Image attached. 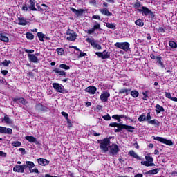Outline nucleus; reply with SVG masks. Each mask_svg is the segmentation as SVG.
<instances>
[{"label": "nucleus", "mask_w": 177, "mask_h": 177, "mask_svg": "<svg viewBox=\"0 0 177 177\" xmlns=\"http://www.w3.org/2000/svg\"><path fill=\"white\" fill-rule=\"evenodd\" d=\"M39 165H41V167H46V165H49V160L45 158H39L37 160Z\"/></svg>", "instance_id": "4468645a"}, {"label": "nucleus", "mask_w": 177, "mask_h": 177, "mask_svg": "<svg viewBox=\"0 0 177 177\" xmlns=\"http://www.w3.org/2000/svg\"><path fill=\"white\" fill-rule=\"evenodd\" d=\"M95 55H97V57H100L101 59H109L110 57V54H109V53H106V51L102 53L97 52L95 53Z\"/></svg>", "instance_id": "dca6fc26"}, {"label": "nucleus", "mask_w": 177, "mask_h": 177, "mask_svg": "<svg viewBox=\"0 0 177 177\" xmlns=\"http://www.w3.org/2000/svg\"><path fill=\"white\" fill-rule=\"evenodd\" d=\"M138 12H142L145 16H151V17H154V13L152 12L150 9L147 8V7L142 6V9H138Z\"/></svg>", "instance_id": "6e6552de"}, {"label": "nucleus", "mask_w": 177, "mask_h": 177, "mask_svg": "<svg viewBox=\"0 0 177 177\" xmlns=\"http://www.w3.org/2000/svg\"><path fill=\"white\" fill-rule=\"evenodd\" d=\"M109 153L111 156H117L120 151V148L117 144H112V145L109 146Z\"/></svg>", "instance_id": "423d86ee"}, {"label": "nucleus", "mask_w": 177, "mask_h": 177, "mask_svg": "<svg viewBox=\"0 0 177 177\" xmlns=\"http://www.w3.org/2000/svg\"><path fill=\"white\" fill-rule=\"evenodd\" d=\"M128 92H129V90L127 88H123L120 90L119 93H126L127 95H128Z\"/></svg>", "instance_id": "de8ad7c7"}, {"label": "nucleus", "mask_w": 177, "mask_h": 177, "mask_svg": "<svg viewBox=\"0 0 177 177\" xmlns=\"http://www.w3.org/2000/svg\"><path fill=\"white\" fill-rule=\"evenodd\" d=\"M13 130L11 128H6L0 126V133H4L8 135H12Z\"/></svg>", "instance_id": "f8f14e48"}, {"label": "nucleus", "mask_w": 177, "mask_h": 177, "mask_svg": "<svg viewBox=\"0 0 177 177\" xmlns=\"http://www.w3.org/2000/svg\"><path fill=\"white\" fill-rule=\"evenodd\" d=\"M53 73H56L57 74H59V75H66V72L62 69L55 68L53 71Z\"/></svg>", "instance_id": "7c9ffc66"}, {"label": "nucleus", "mask_w": 177, "mask_h": 177, "mask_svg": "<svg viewBox=\"0 0 177 177\" xmlns=\"http://www.w3.org/2000/svg\"><path fill=\"white\" fill-rule=\"evenodd\" d=\"M134 177H143V174H137L134 176Z\"/></svg>", "instance_id": "338daca9"}, {"label": "nucleus", "mask_w": 177, "mask_h": 177, "mask_svg": "<svg viewBox=\"0 0 177 177\" xmlns=\"http://www.w3.org/2000/svg\"><path fill=\"white\" fill-rule=\"evenodd\" d=\"M59 68H63L64 70H70V66L66 64H60Z\"/></svg>", "instance_id": "79ce46f5"}, {"label": "nucleus", "mask_w": 177, "mask_h": 177, "mask_svg": "<svg viewBox=\"0 0 177 177\" xmlns=\"http://www.w3.org/2000/svg\"><path fill=\"white\" fill-rule=\"evenodd\" d=\"M1 121H5L6 124L12 123V121H10V118H9V116H8V115H5L4 118H1Z\"/></svg>", "instance_id": "2f4dec72"}, {"label": "nucleus", "mask_w": 177, "mask_h": 177, "mask_svg": "<svg viewBox=\"0 0 177 177\" xmlns=\"http://www.w3.org/2000/svg\"><path fill=\"white\" fill-rule=\"evenodd\" d=\"M129 156H131V157H133V158H136V160H142L140 157H139V156H138V154H136V153H135V151L133 150L129 151Z\"/></svg>", "instance_id": "a878e982"}, {"label": "nucleus", "mask_w": 177, "mask_h": 177, "mask_svg": "<svg viewBox=\"0 0 177 177\" xmlns=\"http://www.w3.org/2000/svg\"><path fill=\"white\" fill-rule=\"evenodd\" d=\"M100 13H102V15H104L105 16H111V15H113L109 11V10H107V8L101 9Z\"/></svg>", "instance_id": "c85d7f7f"}, {"label": "nucleus", "mask_w": 177, "mask_h": 177, "mask_svg": "<svg viewBox=\"0 0 177 177\" xmlns=\"http://www.w3.org/2000/svg\"><path fill=\"white\" fill-rule=\"evenodd\" d=\"M28 58L31 63H39L38 57L34 54H28Z\"/></svg>", "instance_id": "2eb2a0df"}, {"label": "nucleus", "mask_w": 177, "mask_h": 177, "mask_svg": "<svg viewBox=\"0 0 177 177\" xmlns=\"http://www.w3.org/2000/svg\"><path fill=\"white\" fill-rule=\"evenodd\" d=\"M14 102H19V103H21L22 104H27V100L21 97V98H15Z\"/></svg>", "instance_id": "c756f323"}, {"label": "nucleus", "mask_w": 177, "mask_h": 177, "mask_svg": "<svg viewBox=\"0 0 177 177\" xmlns=\"http://www.w3.org/2000/svg\"><path fill=\"white\" fill-rule=\"evenodd\" d=\"M154 140H158V142H160V143H163V145H167V146H172L174 145V142L171 140H167L163 137H153Z\"/></svg>", "instance_id": "20e7f679"}, {"label": "nucleus", "mask_w": 177, "mask_h": 177, "mask_svg": "<svg viewBox=\"0 0 177 177\" xmlns=\"http://www.w3.org/2000/svg\"><path fill=\"white\" fill-rule=\"evenodd\" d=\"M136 26H139V27H143V21H142V19H139L138 20L136 21Z\"/></svg>", "instance_id": "e433bc0d"}, {"label": "nucleus", "mask_w": 177, "mask_h": 177, "mask_svg": "<svg viewBox=\"0 0 177 177\" xmlns=\"http://www.w3.org/2000/svg\"><path fill=\"white\" fill-rule=\"evenodd\" d=\"M169 45L170 48H172L173 49H176V48H177L176 43L174 41H169Z\"/></svg>", "instance_id": "f704fd0d"}, {"label": "nucleus", "mask_w": 177, "mask_h": 177, "mask_svg": "<svg viewBox=\"0 0 177 177\" xmlns=\"http://www.w3.org/2000/svg\"><path fill=\"white\" fill-rule=\"evenodd\" d=\"M57 53L60 56H62V55H64V50L63 48H57Z\"/></svg>", "instance_id": "c03bdc74"}, {"label": "nucleus", "mask_w": 177, "mask_h": 177, "mask_svg": "<svg viewBox=\"0 0 177 177\" xmlns=\"http://www.w3.org/2000/svg\"><path fill=\"white\" fill-rule=\"evenodd\" d=\"M12 146L14 147H20V146H21V142L19 141H15L12 143Z\"/></svg>", "instance_id": "ea45409f"}, {"label": "nucleus", "mask_w": 177, "mask_h": 177, "mask_svg": "<svg viewBox=\"0 0 177 177\" xmlns=\"http://www.w3.org/2000/svg\"><path fill=\"white\" fill-rule=\"evenodd\" d=\"M22 10H25L26 12H27V10H28V7H27V4H24V6L22 7Z\"/></svg>", "instance_id": "5fc2aeb1"}, {"label": "nucleus", "mask_w": 177, "mask_h": 177, "mask_svg": "<svg viewBox=\"0 0 177 177\" xmlns=\"http://www.w3.org/2000/svg\"><path fill=\"white\" fill-rule=\"evenodd\" d=\"M106 26L108 27V28H111L113 30H115V24L106 23Z\"/></svg>", "instance_id": "4c0bfd02"}, {"label": "nucleus", "mask_w": 177, "mask_h": 177, "mask_svg": "<svg viewBox=\"0 0 177 177\" xmlns=\"http://www.w3.org/2000/svg\"><path fill=\"white\" fill-rule=\"evenodd\" d=\"M145 160L146 161L141 162L142 165H145V167H156V164L153 163L154 158L151 157V153H147L145 156Z\"/></svg>", "instance_id": "f03ea898"}, {"label": "nucleus", "mask_w": 177, "mask_h": 177, "mask_svg": "<svg viewBox=\"0 0 177 177\" xmlns=\"http://www.w3.org/2000/svg\"><path fill=\"white\" fill-rule=\"evenodd\" d=\"M0 41L3 42H9V37H6L4 33H0Z\"/></svg>", "instance_id": "cd10ccee"}, {"label": "nucleus", "mask_w": 177, "mask_h": 177, "mask_svg": "<svg viewBox=\"0 0 177 177\" xmlns=\"http://www.w3.org/2000/svg\"><path fill=\"white\" fill-rule=\"evenodd\" d=\"M148 124H149L150 125H153L155 128H158V127H160V121L156 119H153L151 121H149Z\"/></svg>", "instance_id": "4be33fe9"}, {"label": "nucleus", "mask_w": 177, "mask_h": 177, "mask_svg": "<svg viewBox=\"0 0 177 177\" xmlns=\"http://www.w3.org/2000/svg\"><path fill=\"white\" fill-rule=\"evenodd\" d=\"M7 154L6 153L2 151H0V156L1 157H6Z\"/></svg>", "instance_id": "4d7b16f0"}, {"label": "nucleus", "mask_w": 177, "mask_h": 177, "mask_svg": "<svg viewBox=\"0 0 177 177\" xmlns=\"http://www.w3.org/2000/svg\"><path fill=\"white\" fill-rule=\"evenodd\" d=\"M93 28H94V30H99V28H100V24H97L96 25H95V26H93Z\"/></svg>", "instance_id": "6e6d98bb"}, {"label": "nucleus", "mask_w": 177, "mask_h": 177, "mask_svg": "<svg viewBox=\"0 0 177 177\" xmlns=\"http://www.w3.org/2000/svg\"><path fill=\"white\" fill-rule=\"evenodd\" d=\"M165 96L167 97V99H172V97L171 96V93H165Z\"/></svg>", "instance_id": "864d4df0"}, {"label": "nucleus", "mask_w": 177, "mask_h": 177, "mask_svg": "<svg viewBox=\"0 0 177 177\" xmlns=\"http://www.w3.org/2000/svg\"><path fill=\"white\" fill-rule=\"evenodd\" d=\"M26 37L28 39H30V41H32V39H34V35H32V33L27 32L26 34Z\"/></svg>", "instance_id": "c9c22d12"}, {"label": "nucleus", "mask_w": 177, "mask_h": 177, "mask_svg": "<svg viewBox=\"0 0 177 177\" xmlns=\"http://www.w3.org/2000/svg\"><path fill=\"white\" fill-rule=\"evenodd\" d=\"M24 167L25 169H27V168H28L30 174H32L34 172L35 174H39V170H38V169L37 168L32 169L35 167V164L32 161H26V164L24 165Z\"/></svg>", "instance_id": "7ed1b4c3"}, {"label": "nucleus", "mask_w": 177, "mask_h": 177, "mask_svg": "<svg viewBox=\"0 0 177 177\" xmlns=\"http://www.w3.org/2000/svg\"><path fill=\"white\" fill-rule=\"evenodd\" d=\"M158 32H165V30L162 28H159L158 29Z\"/></svg>", "instance_id": "e2e57ef3"}, {"label": "nucleus", "mask_w": 177, "mask_h": 177, "mask_svg": "<svg viewBox=\"0 0 177 177\" xmlns=\"http://www.w3.org/2000/svg\"><path fill=\"white\" fill-rule=\"evenodd\" d=\"M66 35H68L66 38L67 41H74L75 39H77V33L74 32V30L68 29Z\"/></svg>", "instance_id": "0eeeda50"}, {"label": "nucleus", "mask_w": 177, "mask_h": 177, "mask_svg": "<svg viewBox=\"0 0 177 177\" xmlns=\"http://www.w3.org/2000/svg\"><path fill=\"white\" fill-rule=\"evenodd\" d=\"M93 19H95V20H100V16L99 15H93Z\"/></svg>", "instance_id": "13d9d810"}, {"label": "nucleus", "mask_w": 177, "mask_h": 177, "mask_svg": "<svg viewBox=\"0 0 177 177\" xmlns=\"http://www.w3.org/2000/svg\"><path fill=\"white\" fill-rule=\"evenodd\" d=\"M145 121L149 124V121H151V115H150V112L147 114L145 116Z\"/></svg>", "instance_id": "37998d69"}, {"label": "nucleus", "mask_w": 177, "mask_h": 177, "mask_svg": "<svg viewBox=\"0 0 177 177\" xmlns=\"http://www.w3.org/2000/svg\"><path fill=\"white\" fill-rule=\"evenodd\" d=\"M170 174L171 175V176H177V171H172Z\"/></svg>", "instance_id": "bf43d9fd"}, {"label": "nucleus", "mask_w": 177, "mask_h": 177, "mask_svg": "<svg viewBox=\"0 0 177 177\" xmlns=\"http://www.w3.org/2000/svg\"><path fill=\"white\" fill-rule=\"evenodd\" d=\"M97 142L100 143V149L103 153L109 151V146H110V138H106L103 140H98Z\"/></svg>", "instance_id": "f257e3e1"}, {"label": "nucleus", "mask_w": 177, "mask_h": 177, "mask_svg": "<svg viewBox=\"0 0 177 177\" xmlns=\"http://www.w3.org/2000/svg\"><path fill=\"white\" fill-rule=\"evenodd\" d=\"M24 52L26 53H34V50H28L27 48H24Z\"/></svg>", "instance_id": "3c124183"}, {"label": "nucleus", "mask_w": 177, "mask_h": 177, "mask_svg": "<svg viewBox=\"0 0 177 177\" xmlns=\"http://www.w3.org/2000/svg\"><path fill=\"white\" fill-rule=\"evenodd\" d=\"M39 41H41V42H44V39L45 38V35L42 32H38L37 34Z\"/></svg>", "instance_id": "473e14b6"}, {"label": "nucleus", "mask_w": 177, "mask_h": 177, "mask_svg": "<svg viewBox=\"0 0 177 177\" xmlns=\"http://www.w3.org/2000/svg\"><path fill=\"white\" fill-rule=\"evenodd\" d=\"M1 74H3V75H6V74H8V71L6 70L1 71Z\"/></svg>", "instance_id": "0e129e2a"}, {"label": "nucleus", "mask_w": 177, "mask_h": 177, "mask_svg": "<svg viewBox=\"0 0 177 177\" xmlns=\"http://www.w3.org/2000/svg\"><path fill=\"white\" fill-rule=\"evenodd\" d=\"M84 56H86V53H82V52L80 51L79 57H84Z\"/></svg>", "instance_id": "680f3d73"}, {"label": "nucleus", "mask_w": 177, "mask_h": 177, "mask_svg": "<svg viewBox=\"0 0 177 177\" xmlns=\"http://www.w3.org/2000/svg\"><path fill=\"white\" fill-rule=\"evenodd\" d=\"M102 118L104 120H105L106 121H110V120H111V117L110 116V115L107 114L104 116L102 117Z\"/></svg>", "instance_id": "09e8293b"}, {"label": "nucleus", "mask_w": 177, "mask_h": 177, "mask_svg": "<svg viewBox=\"0 0 177 177\" xmlns=\"http://www.w3.org/2000/svg\"><path fill=\"white\" fill-rule=\"evenodd\" d=\"M109 97H110V93L105 91L100 95V100L102 102H107Z\"/></svg>", "instance_id": "f3484780"}, {"label": "nucleus", "mask_w": 177, "mask_h": 177, "mask_svg": "<svg viewBox=\"0 0 177 177\" xmlns=\"http://www.w3.org/2000/svg\"><path fill=\"white\" fill-rule=\"evenodd\" d=\"M86 92H88V93H91V95H95L96 93V87L88 86L86 88Z\"/></svg>", "instance_id": "b1692460"}, {"label": "nucleus", "mask_w": 177, "mask_h": 177, "mask_svg": "<svg viewBox=\"0 0 177 177\" xmlns=\"http://www.w3.org/2000/svg\"><path fill=\"white\" fill-rule=\"evenodd\" d=\"M24 165H16L15 167H13V171L14 172H18L20 174H24Z\"/></svg>", "instance_id": "ddd939ff"}, {"label": "nucleus", "mask_w": 177, "mask_h": 177, "mask_svg": "<svg viewBox=\"0 0 177 177\" xmlns=\"http://www.w3.org/2000/svg\"><path fill=\"white\" fill-rule=\"evenodd\" d=\"M138 120L140 122H142L143 121H146V115L145 114H142L140 117H138Z\"/></svg>", "instance_id": "58836bf2"}, {"label": "nucleus", "mask_w": 177, "mask_h": 177, "mask_svg": "<svg viewBox=\"0 0 177 177\" xmlns=\"http://www.w3.org/2000/svg\"><path fill=\"white\" fill-rule=\"evenodd\" d=\"M25 139L26 140H28V142H30V143H35L36 145L38 143V141L37 140V138L34 136H26L25 137Z\"/></svg>", "instance_id": "6ab92c4d"}, {"label": "nucleus", "mask_w": 177, "mask_h": 177, "mask_svg": "<svg viewBox=\"0 0 177 177\" xmlns=\"http://www.w3.org/2000/svg\"><path fill=\"white\" fill-rule=\"evenodd\" d=\"M122 129H126V131H127V132H131V133H133V130L135 129V127L133 126H129V125H127V124H122Z\"/></svg>", "instance_id": "a211bd4d"}, {"label": "nucleus", "mask_w": 177, "mask_h": 177, "mask_svg": "<svg viewBox=\"0 0 177 177\" xmlns=\"http://www.w3.org/2000/svg\"><path fill=\"white\" fill-rule=\"evenodd\" d=\"M122 124L121 123H117V122H111L109 124V127H112V128H117L116 129H115V132L118 133V132H121V131H122Z\"/></svg>", "instance_id": "1a4fd4ad"}, {"label": "nucleus", "mask_w": 177, "mask_h": 177, "mask_svg": "<svg viewBox=\"0 0 177 177\" xmlns=\"http://www.w3.org/2000/svg\"><path fill=\"white\" fill-rule=\"evenodd\" d=\"M71 10H72V12H73V13H75L76 16H82V15L84 14V9L77 10L74 8H71Z\"/></svg>", "instance_id": "aec40b11"}, {"label": "nucleus", "mask_w": 177, "mask_h": 177, "mask_svg": "<svg viewBox=\"0 0 177 177\" xmlns=\"http://www.w3.org/2000/svg\"><path fill=\"white\" fill-rule=\"evenodd\" d=\"M156 111H164V108L160 104H156Z\"/></svg>", "instance_id": "a18cd8bd"}, {"label": "nucleus", "mask_w": 177, "mask_h": 177, "mask_svg": "<svg viewBox=\"0 0 177 177\" xmlns=\"http://www.w3.org/2000/svg\"><path fill=\"white\" fill-rule=\"evenodd\" d=\"M133 146H134V147L136 148V149H139V145L138 144V142H135L134 144H133Z\"/></svg>", "instance_id": "69168bd1"}, {"label": "nucleus", "mask_w": 177, "mask_h": 177, "mask_svg": "<svg viewBox=\"0 0 177 177\" xmlns=\"http://www.w3.org/2000/svg\"><path fill=\"white\" fill-rule=\"evenodd\" d=\"M66 120V124L68 125V128H71L73 127V123L71 122V120H70L68 118Z\"/></svg>", "instance_id": "49530a36"}, {"label": "nucleus", "mask_w": 177, "mask_h": 177, "mask_svg": "<svg viewBox=\"0 0 177 177\" xmlns=\"http://www.w3.org/2000/svg\"><path fill=\"white\" fill-rule=\"evenodd\" d=\"M44 177H57V176H51L50 174H46Z\"/></svg>", "instance_id": "774afa93"}, {"label": "nucleus", "mask_w": 177, "mask_h": 177, "mask_svg": "<svg viewBox=\"0 0 177 177\" xmlns=\"http://www.w3.org/2000/svg\"><path fill=\"white\" fill-rule=\"evenodd\" d=\"M53 86L57 92L64 93V86H63V85L59 84V83H53Z\"/></svg>", "instance_id": "9d476101"}, {"label": "nucleus", "mask_w": 177, "mask_h": 177, "mask_svg": "<svg viewBox=\"0 0 177 177\" xmlns=\"http://www.w3.org/2000/svg\"><path fill=\"white\" fill-rule=\"evenodd\" d=\"M156 63H158L162 68H164V67H165V66H164V64L162 63V61H161V57H158L156 58Z\"/></svg>", "instance_id": "72a5a7b5"}, {"label": "nucleus", "mask_w": 177, "mask_h": 177, "mask_svg": "<svg viewBox=\"0 0 177 177\" xmlns=\"http://www.w3.org/2000/svg\"><path fill=\"white\" fill-rule=\"evenodd\" d=\"M93 32H95V28H93L88 30V34H93Z\"/></svg>", "instance_id": "052dcab7"}, {"label": "nucleus", "mask_w": 177, "mask_h": 177, "mask_svg": "<svg viewBox=\"0 0 177 177\" xmlns=\"http://www.w3.org/2000/svg\"><path fill=\"white\" fill-rule=\"evenodd\" d=\"M112 118L117 120L118 122H121V118H128V116L124 115H113Z\"/></svg>", "instance_id": "412c9836"}, {"label": "nucleus", "mask_w": 177, "mask_h": 177, "mask_svg": "<svg viewBox=\"0 0 177 177\" xmlns=\"http://www.w3.org/2000/svg\"><path fill=\"white\" fill-rule=\"evenodd\" d=\"M18 20L19 21L18 23V24L19 26H27V24H28V21H27V19H26V18L19 17Z\"/></svg>", "instance_id": "5701e85b"}, {"label": "nucleus", "mask_w": 177, "mask_h": 177, "mask_svg": "<svg viewBox=\"0 0 177 177\" xmlns=\"http://www.w3.org/2000/svg\"><path fill=\"white\" fill-rule=\"evenodd\" d=\"M115 46H116V48H119V49H123L125 52H128V50H129V43L128 42H117L115 44Z\"/></svg>", "instance_id": "39448f33"}, {"label": "nucleus", "mask_w": 177, "mask_h": 177, "mask_svg": "<svg viewBox=\"0 0 177 177\" xmlns=\"http://www.w3.org/2000/svg\"><path fill=\"white\" fill-rule=\"evenodd\" d=\"M30 1V6L29 8L30 10L37 11V8H35V0H29Z\"/></svg>", "instance_id": "bb28decb"}, {"label": "nucleus", "mask_w": 177, "mask_h": 177, "mask_svg": "<svg viewBox=\"0 0 177 177\" xmlns=\"http://www.w3.org/2000/svg\"><path fill=\"white\" fill-rule=\"evenodd\" d=\"M131 95L133 96V97H138V96H139V92L134 90L131 92Z\"/></svg>", "instance_id": "a19ab883"}, {"label": "nucleus", "mask_w": 177, "mask_h": 177, "mask_svg": "<svg viewBox=\"0 0 177 177\" xmlns=\"http://www.w3.org/2000/svg\"><path fill=\"white\" fill-rule=\"evenodd\" d=\"M86 41H87V42H88V44H91V45L95 49H97L98 50H100V49H102V46L100 45H99L95 40L87 38Z\"/></svg>", "instance_id": "9b49d317"}, {"label": "nucleus", "mask_w": 177, "mask_h": 177, "mask_svg": "<svg viewBox=\"0 0 177 177\" xmlns=\"http://www.w3.org/2000/svg\"><path fill=\"white\" fill-rule=\"evenodd\" d=\"M9 63H10V61L5 60V61L3 62V66H6V67H8V66H9Z\"/></svg>", "instance_id": "603ef678"}, {"label": "nucleus", "mask_w": 177, "mask_h": 177, "mask_svg": "<svg viewBox=\"0 0 177 177\" xmlns=\"http://www.w3.org/2000/svg\"><path fill=\"white\" fill-rule=\"evenodd\" d=\"M158 172H160V169L156 168L155 169L149 170L148 171L146 172V174H147V175H156L158 174Z\"/></svg>", "instance_id": "393cba45"}, {"label": "nucleus", "mask_w": 177, "mask_h": 177, "mask_svg": "<svg viewBox=\"0 0 177 177\" xmlns=\"http://www.w3.org/2000/svg\"><path fill=\"white\" fill-rule=\"evenodd\" d=\"M61 114L63 115V117H64L65 120H68V113L64 112V111H62Z\"/></svg>", "instance_id": "8fccbe9b"}]
</instances>
